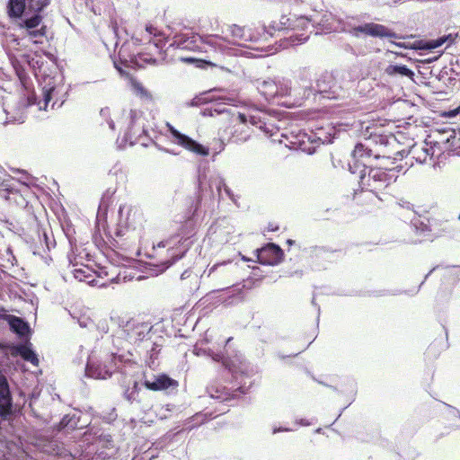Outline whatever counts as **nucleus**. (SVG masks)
I'll list each match as a JSON object with an SVG mask.
<instances>
[{
    "mask_svg": "<svg viewBox=\"0 0 460 460\" xmlns=\"http://www.w3.org/2000/svg\"><path fill=\"white\" fill-rule=\"evenodd\" d=\"M224 33L226 37L211 36L208 43L224 50L228 49L229 44L240 45L241 41L245 40L244 28L236 24L228 25Z\"/></svg>",
    "mask_w": 460,
    "mask_h": 460,
    "instance_id": "6",
    "label": "nucleus"
},
{
    "mask_svg": "<svg viewBox=\"0 0 460 460\" xmlns=\"http://www.w3.org/2000/svg\"><path fill=\"white\" fill-rule=\"evenodd\" d=\"M396 46H399V47H403L404 45L402 44V43H394Z\"/></svg>",
    "mask_w": 460,
    "mask_h": 460,
    "instance_id": "40",
    "label": "nucleus"
},
{
    "mask_svg": "<svg viewBox=\"0 0 460 460\" xmlns=\"http://www.w3.org/2000/svg\"><path fill=\"white\" fill-rule=\"evenodd\" d=\"M12 412V396L0 398V416L6 418Z\"/></svg>",
    "mask_w": 460,
    "mask_h": 460,
    "instance_id": "28",
    "label": "nucleus"
},
{
    "mask_svg": "<svg viewBox=\"0 0 460 460\" xmlns=\"http://www.w3.org/2000/svg\"><path fill=\"white\" fill-rule=\"evenodd\" d=\"M214 111L223 116L225 126L219 128V135L222 141L239 144L245 142L251 135V128L247 124L244 114H230L226 111Z\"/></svg>",
    "mask_w": 460,
    "mask_h": 460,
    "instance_id": "2",
    "label": "nucleus"
},
{
    "mask_svg": "<svg viewBox=\"0 0 460 460\" xmlns=\"http://www.w3.org/2000/svg\"><path fill=\"white\" fill-rule=\"evenodd\" d=\"M376 144V159H402L406 153L400 142L394 135H375Z\"/></svg>",
    "mask_w": 460,
    "mask_h": 460,
    "instance_id": "3",
    "label": "nucleus"
},
{
    "mask_svg": "<svg viewBox=\"0 0 460 460\" xmlns=\"http://www.w3.org/2000/svg\"><path fill=\"white\" fill-rule=\"evenodd\" d=\"M152 326L149 323L139 322L135 319L128 321L125 325V332L129 342L137 344L149 335Z\"/></svg>",
    "mask_w": 460,
    "mask_h": 460,
    "instance_id": "9",
    "label": "nucleus"
},
{
    "mask_svg": "<svg viewBox=\"0 0 460 460\" xmlns=\"http://www.w3.org/2000/svg\"><path fill=\"white\" fill-rule=\"evenodd\" d=\"M279 229V226L273 223H270L268 226V230L270 232H276Z\"/></svg>",
    "mask_w": 460,
    "mask_h": 460,
    "instance_id": "37",
    "label": "nucleus"
},
{
    "mask_svg": "<svg viewBox=\"0 0 460 460\" xmlns=\"http://www.w3.org/2000/svg\"><path fill=\"white\" fill-rule=\"evenodd\" d=\"M146 31H148L150 33H152V31H151V27H147V28H146Z\"/></svg>",
    "mask_w": 460,
    "mask_h": 460,
    "instance_id": "41",
    "label": "nucleus"
},
{
    "mask_svg": "<svg viewBox=\"0 0 460 460\" xmlns=\"http://www.w3.org/2000/svg\"><path fill=\"white\" fill-rule=\"evenodd\" d=\"M223 367L233 374L243 373L244 362L239 358H231L227 357L224 361Z\"/></svg>",
    "mask_w": 460,
    "mask_h": 460,
    "instance_id": "26",
    "label": "nucleus"
},
{
    "mask_svg": "<svg viewBox=\"0 0 460 460\" xmlns=\"http://www.w3.org/2000/svg\"><path fill=\"white\" fill-rule=\"evenodd\" d=\"M287 243L289 244V245H292L293 243H295V241L294 240H291V239H288L287 241Z\"/></svg>",
    "mask_w": 460,
    "mask_h": 460,
    "instance_id": "39",
    "label": "nucleus"
},
{
    "mask_svg": "<svg viewBox=\"0 0 460 460\" xmlns=\"http://www.w3.org/2000/svg\"><path fill=\"white\" fill-rule=\"evenodd\" d=\"M427 149L428 146L424 140L422 144L412 145L409 150H406L405 155L410 156L419 164L428 163L430 162V156Z\"/></svg>",
    "mask_w": 460,
    "mask_h": 460,
    "instance_id": "18",
    "label": "nucleus"
},
{
    "mask_svg": "<svg viewBox=\"0 0 460 460\" xmlns=\"http://www.w3.org/2000/svg\"><path fill=\"white\" fill-rule=\"evenodd\" d=\"M277 87L279 88L278 90V96H287L288 94H290V91H291V86H290V82L288 81H279L277 82Z\"/></svg>",
    "mask_w": 460,
    "mask_h": 460,
    "instance_id": "32",
    "label": "nucleus"
},
{
    "mask_svg": "<svg viewBox=\"0 0 460 460\" xmlns=\"http://www.w3.org/2000/svg\"><path fill=\"white\" fill-rule=\"evenodd\" d=\"M202 39L192 32L178 34L173 38L172 46L179 49L199 51L201 49Z\"/></svg>",
    "mask_w": 460,
    "mask_h": 460,
    "instance_id": "12",
    "label": "nucleus"
},
{
    "mask_svg": "<svg viewBox=\"0 0 460 460\" xmlns=\"http://www.w3.org/2000/svg\"><path fill=\"white\" fill-rule=\"evenodd\" d=\"M374 137L375 135H371L366 143H358L355 146L352 152L354 158L365 159L374 157L376 159V144Z\"/></svg>",
    "mask_w": 460,
    "mask_h": 460,
    "instance_id": "14",
    "label": "nucleus"
},
{
    "mask_svg": "<svg viewBox=\"0 0 460 460\" xmlns=\"http://www.w3.org/2000/svg\"><path fill=\"white\" fill-rule=\"evenodd\" d=\"M211 358L216 362H220L222 366L224 365V361L226 359L227 357H226L222 353H215L211 352L210 354Z\"/></svg>",
    "mask_w": 460,
    "mask_h": 460,
    "instance_id": "36",
    "label": "nucleus"
},
{
    "mask_svg": "<svg viewBox=\"0 0 460 460\" xmlns=\"http://www.w3.org/2000/svg\"><path fill=\"white\" fill-rule=\"evenodd\" d=\"M131 213V209L128 211V216H129Z\"/></svg>",
    "mask_w": 460,
    "mask_h": 460,
    "instance_id": "44",
    "label": "nucleus"
},
{
    "mask_svg": "<svg viewBox=\"0 0 460 460\" xmlns=\"http://www.w3.org/2000/svg\"><path fill=\"white\" fill-rule=\"evenodd\" d=\"M0 319H4L8 322L10 329L19 335L21 338L27 336L29 333L30 328L26 322H24L22 318L11 315V314H1Z\"/></svg>",
    "mask_w": 460,
    "mask_h": 460,
    "instance_id": "17",
    "label": "nucleus"
},
{
    "mask_svg": "<svg viewBox=\"0 0 460 460\" xmlns=\"http://www.w3.org/2000/svg\"><path fill=\"white\" fill-rule=\"evenodd\" d=\"M120 217H122V209H119Z\"/></svg>",
    "mask_w": 460,
    "mask_h": 460,
    "instance_id": "42",
    "label": "nucleus"
},
{
    "mask_svg": "<svg viewBox=\"0 0 460 460\" xmlns=\"http://www.w3.org/2000/svg\"><path fill=\"white\" fill-rule=\"evenodd\" d=\"M426 145L428 146L429 155L430 156V162L436 163L439 160L440 156L444 154V149L447 146V141H438L436 139L434 135H429L426 139Z\"/></svg>",
    "mask_w": 460,
    "mask_h": 460,
    "instance_id": "16",
    "label": "nucleus"
},
{
    "mask_svg": "<svg viewBox=\"0 0 460 460\" xmlns=\"http://www.w3.org/2000/svg\"><path fill=\"white\" fill-rule=\"evenodd\" d=\"M40 13L41 12L28 10L25 15L27 16L30 13H32V15L25 18L22 23H20V28L26 30V37L31 40L47 36V26L42 23L43 16Z\"/></svg>",
    "mask_w": 460,
    "mask_h": 460,
    "instance_id": "7",
    "label": "nucleus"
},
{
    "mask_svg": "<svg viewBox=\"0 0 460 460\" xmlns=\"http://www.w3.org/2000/svg\"><path fill=\"white\" fill-rule=\"evenodd\" d=\"M31 343L13 345L10 347V352L13 357L20 356L25 361L37 367L40 361L36 353L31 349Z\"/></svg>",
    "mask_w": 460,
    "mask_h": 460,
    "instance_id": "15",
    "label": "nucleus"
},
{
    "mask_svg": "<svg viewBox=\"0 0 460 460\" xmlns=\"http://www.w3.org/2000/svg\"><path fill=\"white\" fill-rule=\"evenodd\" d=\"M170 132L174 141L185 149L203 156L209 155V149L208 147L203 146L188 136L181 134L177 129L171 128Z\"/></svg>",
    "mask_w": 460,
    "mask_h": 460,
    "instance_id": "11",
    "label": "nucleus"
},
{
    "mask_svg": "<svg viewBox=\"0 0 460 460\" xmlns=\"http://www.w3.org/2000/svg\"><path fill=\"white\" fill-rule=\"evenodd\" d=\"M130 84H131V86L132 88L139 94L141 95H146L147 94V91L146 90V88L143 86V84L137 81V79L131 77L130 78Z\"/></svg>",
    "mask_w": 460,
    "mask_h": 460,
    "instance_id": "33",
    "label": "nucleus"
},
{
    "mask_svg": "<svg viewBox=\"0 0 460 460\" xmlns=\"http://www.w3.org/2000/svg\"><path fill=\"white\" fill-rule=\"evenodd\" d=\"M138 392H139L138 383L134 382L132 391L129 393H128V391H127L125 393V397L128 401L132 402V401L136 400V396L138 394Z\"/></svg>",
    "mask_w": 460,
    "mask_h": 460,
    "instance_id": "34",
    "label": "nucleus"
},
{
    "mask_svg": "<svg viewBox=\"0 0 460 460\" xmlns=\"http://www.w3.org/2000/svg\"><path fill=\"white\" fill-rule=\"evenodd\" d=\"M188 250L187 245H177L172 246L171 243H160L155 249V257L158 260V262L164 266H170L175 261L181 259L186 251Z\"/></svg>",
    "mask_w": 460,
    "mask_h": 460,
    "instance_id": "8",
    "label": "nucleus"
},
{
    "mask_svg": "<svg viewBox=\"0 0 460 460\" xmlns=\"http://www.w3.org/2000/svg\"><path fill=\"white\" fill-rule=\"evenodd\" d=\"M28 12V0H9L7 13L10 18H22Z\"/></svg>",
    "mask_w": 460,
    "mask_h": 460,
    "instance_id": "21",
    "label": "nucleus"
},
{
    "mask_svg": "<svg viewBox=\"0 0 460 460\" xmlns=\"http://www.w3.org/2000/svg\"><path fill=\"white\" fill-rule=\"evenodd\" d=\"M186 279H190V285L188 286L186 284L185 286L188 287L190 290L193 289V287L191 284H194V287L197 285V283H198L197 274L193 273L191 270H184L181 276V280L183 282Z\"/></svg>",
    "mask_w": 460,
    "mask_h": 460,
    "instance_id": "30",
    "label": "nucleus"
},
{
    "mask_svg": "<svg viewBox=\"0 0 460 460\" xmlns=\"http://www.w3.org/2000/svg\"><path fill=\"white\" fill-rule=\"evenodd\" d=\"M179 59L184 63H192L197 67H199V68H204L206 66H217L215 63H212L210 61H207V60L201 59V58H195L192 57H179Z\"/></svg>",
    "mask_w": 460,
    "mask_h": 460,
    "instance_id": "27",
    "label": "nucleus"
},
{
    "mask_svg": "<svg viewBox=\"0 0 460 460\" xmlns=\"http://www.w3.org/2000/svg\"><path fill=\"white\" fill-rule=\"evenodd\" d=\"M447 41L449 42V44H451L454 41V38L452 37L451 34L439 37L437 40H426V41L420 40L418 42L417 49H437V48L442 46L444 43H446Z\"/></svg>",
    "mask_w": 460,
    "mask_h": 460,
    "instance_id": "22",
    "label": "nucleus"
},
{
    "mask_svg": "<svg viewBox=\"0 0 460 460\" xmlns=\"http://www.w3.org/2000/svg\"><path fill=\"white\" fill-rule=\"evenodd\" d=\"M399 166L383 169L380 167L368 168L359 176L358 185L361 190L376 194L385 193L397 180ZM402 169V166H400Z\"/></svg>",
    "mask_w": 460,
    "mask_h": 460,
    "instance_id": "1",
    "label": "nucleus"
},
{
    "mask_svg": "<svg viewBox=\"0 0 460 460\" xmlns=\"http://www.w3.org/2000/svg\"><path fill=\"white\" fill-rule=\"evenodd\" d=\"M85 373L87 376L96 379H106L111 376V373L105 366H102L93 360L87 362Z\"/></svg>",
    "mask_w": 460,
    "mask_h": 460,
    "instance_id": "20",
    "label": "nucleus"
},
{
    "mask_svg": "<svg viewBox=\"0 0 460 460\" xmlns=\"http://www.w3.org/2000/svg\"><path fill=\"white\" fill-rule=\"evenodd\" d=\"M220 275H224L226 279V281L225 282L226 287H223L222 289L228 288L229 286L232 285L233 279H230L231 270L227 268V265L226 263L214 265L209 270V277L216 279Z\"/></svg>",
    "mask_w": 460,
    "mask_h": 460,
    "instance_id": "23",
    "label": "nucleus"
},
{
    "mask_svg": "<svg viewBox=\"0 0 460 460\" xmlns=\"http://www.w3.org/2000/svg\"><path fill=\"white\" fill-rule=\"evenodd\" d=\"M51 93H50V91H48L45 93V102H46V104L49 103V102L51 100Z\"/></svg>",
    "mask_w": 460,
    "mask_h": 460,
    "instance_id": "38",
    "label": "nucleus"
},
{
    "mask_svg": "<svg viewBox=\"0 0 460 460\" xmlns=\"http://www.w3.org/2000/svg\"><path fill=\"white\" fill-rule=\"evenodd\" d=\"M277 82L274 80L264 81L259 87L260 93L267 99L271 100L278 96Z\"/></svg>",
    "mask_w": 460,
    "mask_h": 460,
    "instance_id": "24",
    "label": "nucleus"
},
{
    "mask_svg": "<svg viewBox=\"0 0 460 460\" xmlns=\"http://www.w3.org/2000/svg\"><path fill=\"white\" fill-rule=\"evenodd\" d=\"M283 256L282 249L275 243H268L257 250L258 261L264 265H276L282 261Z\"/></svg>",
    "mask_w": 460,
    "mask_h": 460,
    "instance_id": "10",
    "label": "nucleus"
},
{
    "mask_svg": "<svg viewBox=\"0 0 460 460\" xmlns=\"http://www.w3.org/2000/svg\"><path fill=\"white\" fill-rule=\"evenodd\" d=\"M50 4V0H28V10L41 12Z\"/></svg>",
    "mask_w": 460,
    "mask_h": 460,
    "instance_id": "29",
    "label": "nucleus"
},
{
    "mask_svg": "<svg viewBox=\"0 0 460 460\" xmlns=\"http://www.w3.org/2000/svg\"><path fill=\"white\" fill-rule=\"evenodd\" d=\"M126 226H127V227H130V224L129 223H126Z\"/></svg>",
    "mask_w": 460,
    "mask_h": 460,
    "instance_id": "43",
    "label": "nucleus"
},
{
    "mask_svg": "<svg viewBox=\"0 0 460 460\" xmlns=\"http://www.w3.org/2000/svg\"><path fill=\"white\" fill-rule=\"evenodd\" d=\"M356 32L377 38H396V33L383 24L368 22L354 28Z\"/></svg>",
    "mask_w": 460,
    "mask_h": 460,
    "instance_id": "13",
    "label": "nucleus"
},
{
    "mask_svg": "<svg viewBox=\"0 0 460 460\" xmlns=\"http://www.w3.org/2000/svg\"><path fill=\"white\" fill-rule=\"evenodd\" d=\"M385 71L386 75L391 76L400 75L412 78L414 75V73L404 65H389Z\"/></svg>",
    "mask_w": 460,
    "mask_h": 460,
    "instance_id": "25",
    "label": "nucleus"
},
{
    "mask_svg": "<svg viewBox=\"0 0 460 460\" xmlns=\"http://www.w3.org/2000/svg\"><path fill=\"white\" fill-rule=\"evenodd\" d=\"M11 396L9 384L4 375L0 374V398Z\"/></svg>",
    "mask_w": 460,
    "mask_h": 460,
    "instance_id": "31",
    "label": "nucleus"
},
{
    "mask_svg": "<svg viewBox=\"0 0 460 460\" xmlns=\"http://www.w3.org/2000/svg\"><path fill=\"white\" fill-rule=\"evenodd\" d=\"M126 119L128 128L124 137L130 145H134L141 137L146 136V119L142 111L130 110Z\"/></svg>",
    "mask_w": 460,
    "mask_h": 460,
    "instance_id": "5",
    "label": "nucleus"
},
{
    "mask_svg": "<svg viewBox=\"0 0 460 460\" xmlns=\"http://www.w3.org/2000/svg\"><path fill=\"white\" fill-rule=\"evenodd\" d=\"M163 41L149 40L143 50L135 57V63L139 67L146 66H157L165 60V53L163 51Z\"/></svg>",
    "mask_w": 460,
    "mask_h": 460,
    "instance_id": "4",
    "label": "nucleus"
},
{
    "mask_svg": "<svg viewBox=\"0 0 460 460\" xmlns=\"http://www.w3.org/2000/svg\"><path fill=\"white\" fill-rule=\"evenodd\" d=\"M176 385V381L166 376L165 374H162L156 376L154 381L145 380L144 385L146 389L151 391H161L168 389L170 386Z\"/></svg>",
    "mask_w": 460,
    "mask_h": 460,
    "instance_id": "19",
    "label": "nucleus"
},
{
    "mask_svg": "<svg viewBox=\"0 0 460 460\" xmlns=\"http://www.w3.org/2000/svg\"><path fill=\"white\" fill-rule=\"evenodd\" d=\"M16 73L22 86L24 88H27V82L29 80V76L27 75L25 71L23 69H16Z\"/></svg>",
    "mask_w": 460,
    "mask_h": 460,
    "instance_id": "35",
    "label": "nucleus"
}]
</instances>
